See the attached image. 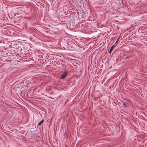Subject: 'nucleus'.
I'll return each instance as SVG.
<instances>
[{
  "mask_svg": "<svg viewBox=\"0 0 147 147\" xmlns=\"http://www.w3.org/2000/svg\"><path fill=\"white\" fill-rule=\"evenodd\" d=\"M118 39L117 40V41L115 43L114 45H115L117 42L118 41Z\"/></svg>",
  "mask_w": 147,
  "mask_h": 147,
  "instance_id": "5",
  "label": "nucleus"
},
{
  "mask_svg": "<svg viewBox=\"0 0 147 147\" xmlns=\"http://www.w3.org/2000/svg\"><path fill=\"white\" fill-rule=\"evenodd\" d=\"M122 105L123 106H125V107H127V106L125 104V103H122Z\"/></svg>",
  "mask_w": 147,
  "mask_h": 147,
  "instance_id": "4",
  "label": "nucleus"
},
{
  "mask_svg": "<svg viewBox=\"0 0 147 147\" xmlns=\"http://www.w3.org/2000/svg\"><path fill=\"white\" fill-rule=\"evenodd\" d=\"M44 119H42V120H41L39 123H38V126H40V125H41V124L43 123V122H44Z\"/></svg>",
  "mask_w": 147,
  "mask_h": 147,
  "instance_id": "3",
  "label": "nucleus"
},
{
  "mask_svg": "<svg viewBox=\"0 0 147 147\" xmlns=\"http://www.w3.org/2000/svg\"><path fill=\"white\" fill-rule=\"evenodd\" d=\"M67 72H63L61 74V76H60V79H64L67 76Z\"/></svg>",
  "mask_w": 147,
  "mask_h": 147,
  "instance_id": "1",
  "label": "nucleus"
},
{
  "mask_svg": "<svg viewBox=\"0 0 147 147\" xmlns=\"http://www.w3.org/2000/svg\"><path fill=\"white\" fill-rule=\"evenodd\" d=\"M114 46V45H113L112 46V47L110 49V51L109 52V53L110 54H111V51H112L113 48Z\"/></svg>",
  "mask_w": 147,
  "mask_h": 147,
  "instance_id": "2",
  "label": "nucleus"
}]
</instances>
